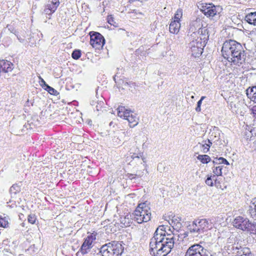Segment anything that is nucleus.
Segmentation results:
<instances>
[{
    "instance_id": "nucleus-1",
    "label": "nucleus",
    "mask_w": 256,
    "mask_h": 256,
    "mask_svg": "<svg viewBox=\"0 0 256 256\" xmlns=\"http://www.w3.org/2000/svg\"><path fill=\"white\" fill-rule=\"evenodd\" d=\"M174 234H168L164 226H160L150 242V252L153 256H166L174 248Z\"/></svg>"
},
{
    "instance_id": "nucleus-2",
    "label": "nucleus",
    "mask_w": 256,
    "mask_h": 256,
    "mask_svg": "<svg viewBox=\"0 0 256 256\" xmlns=\"http://www.w3.org/2000/svg\"><path fill=\"white\" fill-rule=\"evenodd\" d=\"M222 53L225 59L234 65L240 66L245 62L246 53L242 45L234 40L225 41Z\"/></svg>"
},
{
    "instance_id": "nucleus-3",
    "label": "nucleus",
    "mask_w": 256,
    "mask_h": 256,
    "mask_svg": "<svg viewBox=\"0 0 256 256\" xmlns=\"http://www.w3.org/2000/svg\"><path fill=\"white\" fill-rule=\"evenodd\" d=\"M124 247L121 242L112 241L103 245L100 248H96L94 252L100 253L102 256H120L122 253Z\"/></svg>"
},
{
    "instance_id": "nucleus-4",
    "label": "nucleus",
    "mask_w": 256,
    "mask_h": 256,
    "mask_svg": "<svg viewBox=\"0 0 256 256\" xmlns=\"http://www.w3.org/2000/svg\"><path fill=\"white\" fill-rule=\"evenodd\" d=\"M133 218L138 224L146 222L150 220L151 212L150 208L146 203H142L138 205L132 215Z\"/></svg>"
},
{
    "instance_id": "nucleus-5",
    "label": "nucleus",
    "mask_w": 256,
    "mask_h": 256,
    "mask_svg": "<svg viewBox=\"0 0 256 256\" xmlns=\"http://www.w3.org/2000/svg\"><path fill=\"white\" fill-rule=\"evenodd\" d=\"M232 224L234 227L242 231L256 234V222H252L250 220L242 216H236Z\"/></svg>"
},
{
    "instance_id": "nucleus-6",
    "label": "nucleus",
    "mask_w": 256,
    "mask_h": 256,
    "mask_svg": "<svg viewBox=\"0 0 256 256\" xmlns=\"http://www.w3.org/2000/svg\"><path fill=\"white\" fill-rule=\"evenodd\" d=\"M188 228L191 233L200 234L212 228V222L207 219H197L188 226Z\"/></svg>"
},
{
    "instance_id": "nucleus-7",
    "label": "nucleus",
    "mask_w": 256,
    "mask_h": 256,
    "mask_svg": "<svg viewBox=\"0 0 256 256\" xmlns=\"http://www.w3.org/2000/svg\"><path fill=\"white\" fill-rule=\"evenodd\" d=\"M200 11L207 17L212 18L218 14L222 8L212 4H202L200 8Z\"/></svg>"
},
{
    "instance_id": "nucleus-8",
    "label": "nucleus",
    "mask_w": 256,
    "mask_h": 256,
    "mask_svg": "<svg viewBox=\"0 0 256 256\" xmlns=\"http://www.w3.org/2000/svg\"><path fill=\"white\" fill-rule=\"evenodd\" d=\"M90 43L94 48L100 50L103 47L105 43V40L100 33L92 32H90Z\"/></svg>"
},
{
    "instance_id": "nucleus-9",
    "label": "nucleus",
    "mask_w": 256,
    "mask_h": 256,
    "mask_svg": "<svg viewBox=\"0 0 256 256\" xmlns=\"http://www.w3.org/2000/svg\"><path fill=\"white\" fill-rule=\"evenodd\" d=\"M206 44L198 41V39L192 40L189 44V47L191 49L192 55L194 58L199 57L203 52V48Z\"/></svg>"
},
{
    "instance_id": "nucleus-10",
    "label": "nucleus",
    "mask_w": 256,
    "mask_h": 256,
    "mask_svg": "<svg viewBox=\"0 0 256 256\" xmlns=\"http://www.w3.org/2000/svg\"><path fill=\"white\" fill-rule=\"evenodd\" d=\"M207 250L199 244L191 246L187 250L184 256H203Z\"/></svg>"
},
{
    "instance_id": "nucleus-11",
    "label": "nucleus",
    "mask_w": 256,
    "mask_h": 256,
    "mask_svg": "<svg viewBox=\"0 0 256 256\" xmlns=\"http://www.w3.org/2000/svg\"><path fill=\"white\" fill-rule=\"evenodd\" d=\"M14 68V64L10 62L5 60H0V73L12 72Z\"/></svg>"
},
{
    "instance_id": "nucleus-12",
    "label": "nucleus",
    "mask_w": 256,
    "mask_h": 256,
    "mask_svg": "<svg viewBox=\"0 0 256 256\" xmlns=\"http://www.w3.org/2000/svg\"><path fill=\"white\" fill-rule=\"evenodd\" d=\"M128 215H126L124 218L120 217V224L116 222L115 224L112 223L110 227L112 226V225H114V227H113L114 231L116 232L117 229H119L120 228H124L129 226L130 225V219L128 218Z\"/></svg>"
},
{
    "instance_id": "nucleus-13",
    "label": "nucleus",
    "mask_w": 256,
    "mask_h": 256,
    "mask_svg": "<svg viewBox=\"0 0 256 256\" xmlns=\"http://www.w3.org/2000/svg\"><path fill=\"white\" fill-rule=\"evenodd\" d=\"M202 27V22L200 18H197L195 20L192 21L190 24V32L192 34L198 32V30Z\"/></svg>"
},
{
    "instance_id": "nucleus-14",
    "label": "nucleus",
    "mask_w": 256,
    "mask_h": 256,
    "mask_svg": "<svg viewBox=\"0 0 256 256\" xmlns=\"http://www.w3.org/2000/svg\"><path fill=\"white\" fill-rule=\"evenodd\" d=\"M20 191V186L18 184H14L10 188L9 192L10 194V200L8 203H11L13 202L14 199L16 198V194Z\"/></svg>"
},
{
    "instance_id": "nucleus-15",
    "label": "nucleus",
    "mask_w": 256,
    "mask_h": 256,
    "mask_svg": "<svg viewBox=\"0 0 256 256\" xmlns=\"http://www.w3.org/2000/svg\"><path fill=\"white\" fill-rule=\"evenodd\" d=\"M220 130L218 128L214 127L210 132V140L214 142H217L220 140Z\"/></svg>"
},
{
    "instance_id": "nucleus-16",
    "label": "nucleus",
    "mask_w": 256,
    "mask_h": 256,
    "mask_svg": "<svg viewBox=\"0 0 256 256\" xmlns=\"http://www.w3.org/2000/svg\"><path fill=\"white\" fill-rule=\"evenodd\" d=\"M197 33L200 35V38H198V41H202V42L206 44V42L208 38V30L206 28L201 27Z\"/></svg>"
},
{
    "instance_id": "nucleus-17",
    "label": "nucleus",
    "mask_w": 256,
    "mask_h": 256,
    "mask_svg": "<svg viewBox=\"0 0 256 256\" xmlns=\"http://www.w3.org/2000/svg\"><path fill=\"white\" fill-rule=\"evenodd\" d=\"M247 96L256 103V86L248 87L246 90Z\"/></svg>"
},
{
    "instance_id": "nucleus-18",
    "label": "nucleus",
    "mask_w": 256,
    "mask_h": 256,
    "mask_svg": "<svg viewBox=\"0 0 256 256\" xmlns=\"http://www.w3.org/2000/svg\"><path fill=\"white\" fill-rule=\"evenodd\" d=\"M212 144V142L209 139H208L207 140L203 141L202 143L199 142L196 145V146H199L204 153H206L209 150Z\"/></svg>"
},
{
    "instance_id": "nucleus-19",
    "label": "nucleus",
    "mask_w": 256,
    "mask_h": 256,
    "mask_svg": "<svg viewBox=\"0 0 256 256\" xmlns=\"http://www.w3.org/2000/svg\"><path fill=\"white\" fill-rule=\"evenodd\" d=\"M180 26V22L178 20H174L170 24L169 30L170 32L176 34L179 32Z\"/></svg>"
},
{
    "instance_id": "nucleus-20",
    "label": "nucleus",
    "mask_w": 256,
    "mask_h": 256,
    "mask_svg": "<svg viewBox=\"0 0 256 256\" xmlns=\"http://www.w3.org/2000/svg\"><path fill=\"white\" fill-rule=\"evenodd\" d=\"M181 220V218L174 216L171 219V222H169V223L170 225L172 226L173 228L174 226L176 229H180L182 226Z\"/></svg>"
},
{
    "instance_id": "nucleus-21",
    "label": "nucleus",
    "mask_w": 256,
    "mask_h": 256,
    "mask_svg": "<svg viewBox=\"0 0 256 256\" xmlns=\"http://www.w3.org/2000/svg\"><path fill=\"white\" fill-rule=\"evenodd\" d=\"M244 20L250 24L256 26V12H250L246 14Z\"/></svg>"
},
{
    "instance_id": "nucleus-22",
    "label": "nucleus",
    "mask_w": 256,
    "mask_h": 256,
    "mask_svg": "<svg viewBox=\"0 0 256 256\" xmlns=\"http://www.w3.org/2000/svg\"><path fill=\"white\" fill-rule=\"evenodd\" d=\"M126 120L128 122L130 128L134 127L138 123V118L135 114H131L130 116L127 118Z\"/></svg>"
},
{
    "instance_id": "nucleus-23",
    "label": "nucleus",
    "mask_w": 256,
    "mask_h": 256,
    "mask_svg": "<svg viewBox=\"0 0 256 256\" xmlns=\"http://www.w3.org/2000/svg\"><path fill=\"white\" fill-rule=\"evenodd\" d=\"M248 212L252 218L256 219V200L250 206Z\"/></svg>"
},
{
    "instance_id": "nucleus-24",
    "label": "nucleus",
    "mask_w": 256,
    "mask_h": 256,
    "mask_svg": "<svg viewBox=\"0 0 256 256\" xmlns=\"http://www.w3.org/2000/svg\"><path fill=\"white\" fill-rule=\"evenodd\" d=\"M96 238L92 236V235L88 236L84 239V241L83 242V244L92 248V243L94 240Z\"/></svg>"
},
{
    "instance_id": "nucleus-25",
    "label": "nucleus",
    "mask_w": 256,
    "mask_h": 256,
    "mask_svg": "<svg viewBox=\"0 0 256 256\" xmlns=\"http://www.w3.org/2000/svg\"><path fill=\"white\" fill-rule=\"evenodd\" d=\"M198 160H200L202 164H208L211 160L208 155H198L197 156Z\"/></svg>"
},
{
    "instance_id": "nucleus-26",
    "label": "nucleus",
    "mask_w": 256,
    "mask_h": 256,
    "mask_svg": "<svg viewBox=\"0 0 256 256\" xmlns=\"http://www.w3.org/2000/svg\"><path fill=\"white\" fill-rule=\"evenodd\" d=\"M213 163L215 164H224L226 165L230 164L228 162L226 158H224L222 157H220L219 158H216L215 160L213 161Z\"/></svg>"
},
{
    "instance_id": "nucleus-27",
    "label": "nucleus",
    "mask_w": 256,
    "mask_h": 256,
    "mask_svg": "<svg viewBox=\"0 0 256 256\" xmlns=\"http://www.w3.org/2000/svg\"><path fill=\"white\" fill-rule=\"evenodd\" d=\"M214 178H216L215 175H208L207 178L205 181L206 184L208 186H214Z\"/></svg>"
},
{
    "instance_id": "nucleus-28",
    "label": "nucleus",
    "mask_w": 256,
    "mask_h": 256,
    "mask_svg": "<svg viewBox=\"0 0 256 256\" xmlns=\"http://www.w3.org/2000/svg\"><path fill=\"white\" fill-rule=\"evenodd\" d=\"M222 166H218L216 167L213 168V172L214 174V175H215L216 176H220L222 174Z\"/></svg>"
},
{
    "instance_id": "nucleus-29",
    "label": "nucleus",
    "mask_w": 256,
    "mask_h": 256,
    "mask_svg": "<svg viewBox=\"0 0 256 256\" xmlns=\"http://www.w3.org/2000/svg\"><path fill=\"white\" fill-rule=\"evenodd\" d=\"M44 90H46L50 94L57 96L59 94L57 90L48 85L46 86V88H44Z\"/></svg>"
},
{
    "instance_id": "nucleus-30",
    "label": "nucleus",
    "mask_w": 256,
    "mask_h": 256,
    "mask_svg": "<svg viewBox=\"0 0 256 256\" xmlns=\"http://www.w3.org/2000/svg\"><path fill=\"white\" fill-rule=\"evenodd\" d=\"M81 54V50L76 49L72 52V57L74 60H78L80 58Z\"/></svg>"
},
{
    "instance_id": "nucleus-31",
    "label": "nucleus",
    "mask_w": 256,
    "mask_h": 256,
    "mask_svg": "<svg viewBox=\"0 0 256 256\" xmlns=\"http://www.w3.org/2000/svg\"><path fill=\"white\" fill-rule=\"evenodd\" d=\"M242 253H241V252H240L239 254H237L236 256H252V254L250 251V249L247 248H244L242 250Z\"/></svg>"
},
{
    "instance_id": "nucleus-32",
    "label": "nucleus",
    "mask_w": 256,
    "mask_h": 256,
    "mask_svg": "<svg viewBox=\"0 0 256 256\" xmlns=\"http://www.w3.org/2000/svg\"><path fill=\"white\" fill-rule=\"evenodd\" d=\"M90 248H92L82 244L80 252H78V253L80 252L82 254H86L88 252V251H89Z\"/></svg>"
},
{
    "instance_id": "nucleus-33",
    "label": "nucleus",
    "mask_w": 256,
    "mask_h": 256,
    "mask_svg": "<svg viewBox=\"0 0 256 256\" xmlns=\"http://www.w3.org/2000/svg\"><path fill=\"white\" fill-rule=\"evenodd\" d=\"M8 225V221L6 220V218H2L0 216V226L2 228H7Z\"/></svg>"
},
{
    "instance_id": "nucleus-34",
    "label": "nucleus",
    "mask_w": 256,
    "mask_h": 256,
    "mask_svg": "<svg viewBox=\"0 0 256 256\" xmlns=\"http://www.w3.org/2000/svg\"><path fill=\"white\" fill-rule=\"evenodd\" d=\"M206 98V96H202L201 97L200 99L197 102V106L196 108V110L197 112H200L201 111V104L202 100Z\"/></svg>"
},
{
    "instance_id": "nucleus-35",
    "label": "nucleus",
    "mask_w": 256,
    "mask_h": 256,
    "mask_svg": "<svg viewBox=\"0 0 256 256\" xmlns=\"http://www.w3.org/2000/svg\"><path fill=\"white\" fill-rule=\"evenodd\" d=\"M125 108L124 106H119L118 109V115L120 117H123L124 116V112Z\"/></svg>"
},
{
    "instance_id": "nucleus-36",
    "label": "nucleus",
    "mask_w": 256,
    "mask_h": 256,
    "mask_svg": "<svg viewBox=\"0 0 256 256\" xmlns=\"http://www.w3.org/2000/svg\"><path fill=\"white\" fill-rule=\"evenodd\" d=\"M36 219V216L34 214H30L28 218V222L32 224L35 223Z\"/></svg>"
},
{
    "instance_id": "nucleus-37",
    "label": "nucleus",
    "mask_w": 256,
    "mask_h": 256,
    "mask_svg": "<svg viewBox=\"0 0 256 256\" xmlns=\"http://www.w3.org/2000/svg\"><path fill=\"white\" fill-rule=\"evenodd\" d=\"M46 7L48 8V9L50 10V14L54 13L58 8L56 6L52 5L51 3L48 4L46 6Z\"/></svg>"
},
{
    "instance_id": "nucleus-38",
    "label": "nucleus",
    "mask_w": 256,
    "mask_h": 256,
    "mask_svg": "<svg viewBox=\"0 0 256 256\" xmlns=\"http://www.w3.org/2000/svg\"><path fill=\"white\" fill-rule=\"evenodd\" d=\"M182 10H178L176 11V14H174V20H178L179 22V20H180V18H182Z\"/></svg>"
},
{
    "instance_id": "nucleus-39",
    "label": "nucleus",
    "mask_w": 256,
    "mask_h": 256,
    "mask_svg": "<svg viewBox=\"0 0 256 256\" xmlns=\"http://www.w3.org/2000/svg\"><path fill=\"white\" fill-rule=\"evenodd\" d=\"M146 170L144 169L142 170H138L134 174V175L136 177L140 178L145 174Z\"/></svg>"
},
{
    "instance_id": "nucleus-40",
    "label": "nucleus",
    "mask_w": 256,
    "mask_h": 256,
    "mask_svg": "<svg viewBox=\"0 0 256 256\" xmlns=\"http://www.w3.org/2000/svg\"><path fill=\"white\" fill-rule=\"evenodd\" d=\"M11 32L15 34V36L17 37L18 39L20 40V42H22L24 41V38H22L18 34V32L14 29H12L11 30Z\"/></svg>"
},
{
    "instance_id": "nucleus-41",
    "label": "nucleus",
    "mask_w": 256,
    "mask_h": 256,
    "mask_svg": "<svg viewBox=\"0 0 256 256\" xmlns=\"http://www.w3.org/2000/svg\"><path fill=\"white\" fill-rule=\"evenodd\" d=\"M131 114H133L132 112L128 110H126L125 108L124 118L126 120L127 118H128L130 116Z\"/></svg>"
},
{
    "instance_id": "nucleus-42",
    "label": "nucleus",
    "mask_w": 256,
    "mask_h": 256,
    "mask_svg": "<svg viewBox=\"0 0 256 256\" xmlns=\"http://www.w3.org/2000/svg\"><path fill=\"white\" fill-rule=\"evenodd\" d=\"M40 84L44 89L46 88V86H48V84L41 77H40Z\"/></svg>"
},
{
    "instance_id": "nucleus-43",
    "label": "nucleus",
    "mask_w": 256,
    "mask_h": 256,
    "mask_svg": "<svg viewBox=\"0 0 256 256\" xmlns=\"http://www.w3.org/2000/svg\"><path fill=\"white\" fill-rule=\"evenodd\" d=\"M126 176H127V178L130 180H132L136 178V176L134 175V174L128 173L126 174Z\"/></svg>"
},
{
    "instance_id": "nucleus-44",
    "label": "nucleus",
    "mask_w": 256,
    "mask_h": 256,
    "mask_svg": "<svg viewBox=\"0 0 256 256\" xmlns=\"http://www.w3.org/2000/svg\"><path fill=\"white\" fill-rule=\"evenodd\" d=\"M108 22L111 25H114L112 23L114 22L113 18L112 16H108L107 18Z\"/></svg>"
},
{
    "instance_id": "nucleus-45",
    "label": "nucleus",
    "mask_w": 256,
    "mask_h": 256,
    "mask_svg": "<svg viewBox=\"0 0 256 256\" xmlns=\"http://www.w3.org/2000/svg\"><path fill=\"white\" fill-rule=\"evenodd\" d=\"M50 2L52 5L56 6L57 7H58L60 4L59 0H51Z\"/></svg>"
},
{
    "instance_id": "nucleus-46",
    "label": "nucleus",
    "mask_w": 256,
    "mask_h": 256,
    "mask_svg": "<svg viewBox=\"0 0 256 256\" xmlns=\"http://www.w3.org/2000/svg\"><path fill=\"white\" fill-rule=\"evenodd\" d=\"M214 185L216 188L221 186L220 182L218 179L214 178Z\"/></svg>"
},
{
    "instance_id": "nucleus-47",
    "label": "nucleus",
    "mask_w": 256,
    "mask_h": 256,
    "mask_svg": "<svg viewBox=\"0 0 256 256\" xmlns=\"http://www.w3.org/2000/svg\"><path fill=\"white\" fill-rule=\"evenodd\" d=\"M252 112L256 118V105L253 106L251 108Z\"/></svg>"
},
{
    "instance_id": "nucleus-48",
    "label": "nucleus",
    "mask_w": 256,
    "mask_h": 256,
    "mask_svg": "<svg viewBox=\"0 0 256 256\" xmlns=\"http://www.w3.org/2000/svg\"><path fill=\"white\" fill-rule=\"evenodd\" d=\"M44 12L46 14H50V10L48 9V8L46 6V8L44 10Z\"/></svg>"
},
{
    "instance_id": "nucleus-49",
    "label": "nucleus",
    "mask_w": 256,
    "mask_h": 256,
    "mask_svg": "<svg viewBox=\"0 0 256 256\" xmlns=\"http://www.w3.org/2000/svg\"><path fill=\"white\" fill-rule=\"evenodd\" d=\"M132 85L133 86H134L135 85V84L134 83H133L132 82H125L124 84V86H128V85Z\"/></svg>"
},
{
    "instance_id": "nucleus-50",
    "label": "nucleus",
    "mask_w": 256,
    "mask_h": 256,
    "mask_svg": "<svg viewBox=\"0 0 256 256\" xmlns=\"http://www.w3.org/2000/svg\"><path fill=\"white\" fill-rule=\"evenodd\" d=\"M132 12L133 13V14H142V12H138L137 10H132Z\"/></svg>"
},
{
    "instance_id": "nucleus-51",
    "label": "nucleus",
    "mask_w": 256,
    "mask_h": 256,
    "mask_svg": "<svg viewBox=\"0 0 256 256\" xmlns=\"http://www.w3.org/2000/svg\"><path fill=\"white\" fill-rule=\"evenodd\" d=\"M188 232H184L183 234H181V235H182L184 236V238H186L188 236Z\"/></svg>"
},
{
    "instance_id": "nucleus-52",
    "label": "nucleus",
    "mask_w": 256,
    "mask_h": 256,
    "mask_svg": "<svg viewBox=\"0 0 256 256\" xmlns=\"http://www.w3.org/2000/svg\"><path fill=\"white\" fill-rule=\"evenodd\" d=\"M116 76H118L117 74H116V75L114 76V81H115L116 82Z\"/></svg>"
},
{
    "instance_id": "nucleus-53",
    "label": "nucleus",
    "mask_w": 256,
    "mask_h": 256,
    "mask_svg": "<svg viewBox=\"0 0 256 256\" xmlns=\"http://www.w3.org/2000/svg\"><path fill=\"white\" fill-rule=\"evenodd\" d=\"M12 205L16 206L15 204H12L10 206L13 208L14 206H12Z\"/></svg>"
},
{
    "instance_id": "nucleus-54",
    "label": "nucleus",
    "mask_w": 256,
    "mask_h": 256,
    "mask_svg": "<svg viewBox=\"0 0 256 256\" xmlns=\"http://www.w3.org/2000/svg\"><path fill=\"white\" fill-rule=\"evenodd\" d=\"M112 122H110V126L112 125Z\"/></svg>"
},
{
    "instance_id": "nucleus-55",
    "label": "nucleus",
    "mask_w": 256,
    "mask_h": 256,
    "mask_svg": "<svg viewBox=\"0 0 256 256\" xmlns=\"http://www.w3.org/2000/svg\"><path fill=\"white\" fill-rule=\"evenodd\" d=\"M236 249H238V247H237V246L236 247Z\"/></svg>"
}]
</instances>
